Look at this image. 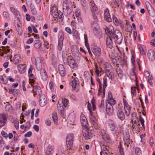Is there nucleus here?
I'll return each instance as SVG.
<instances>
[{
  "label": "nucleus",
  "instance_id": "nucleus-1",
  "mask_svg": "<svg viewBox=\"0 0 155 155\" xmlns=\"http://www.w3.org/2000/svg\"><path fill=\"white\" fill-rule=\"evenodd\" d=\"M63 12L64 15L68 16L73 11V4L71 0H63Z\"/></svg>",
  "mask_w": 155,
  "mask_h": 155
},
{
  "label": "nucleus",
  "instance_id": "nucleus-2",
  "mask_svg": "<svg viewBox=\"0 0 155 155\" xmlns=\"http://www.w3.org/2000/svg\"><path fill=\"white\" fill-rule=\"evenodd\" d=\"M110 37L114 39L115 41L119 45L122 42L123 36L121 33L118 30H115L112 31Z\"/></svg>",
  "mask_w": 155,
  "mask_h": 155
},
{
  "label": "nucleus",
  "instance_id": "nucleus-3",
  "mask_svg": "<svg viewBox=\"0 0 155 155\" xmlns=\"http://www.w3.org/2000/svg\"><path fill=\"white\" fill-rule=\"evenodd\" d=\"M110 37L114 39L115 41L119 45L122 42L123 36L121 33L118 30H115L112 31Z\"/></svg>",
  "mask_w": 155,
  "mask_h": 155
},
{
  "label": "nucleus",
  "instance_id": "nucleus-4",
  "mask_svg": "<svg viewBox=\"0 0 155 155\" xmlns=\"http://www.w3.org/2000/svg\"><path fill=\"white\" fill-rule=\"evenodd\" d=\"M110 37L114 39L115 41L119 45L122 42L123 36L121 33L118 30H115L112 31Z\"/></svg>",
  "mask_w": 155,
  "mask_h": 155
},
{
  "label": "nucleus",
  "instance_id": "nucleus-5",
  "mask_svg": "<svg viewBox=\"0 0 155 155\" xmlns=\"http://www.w3.org/2000/svg\"><path fill=\"white\" fill-rule=\"evenodd\" d=\"M51 13L54 18L61 19L63 18V13L61 12H59L58 8L56 6H53L51 8Z\"/></svg>",
  "mask_w": 155,
  "mask_h": 155
},
{
  "label": "nucleus",
  "instance_id": "nucleus-6",
  "mask_svg": "<svg viewBox=\"0 0 155 155\" xmlns=\"http://www.w3.org/2000/svg\"><path fill=\"white\" fill-rule=\"evenodd\" d=\"M101 135L102 138L106 143H110L111 139L110 135L107 133V131L104 129L101 130Z\"/></svg>",
  "mask_w": 155,
  "mask_h": 155
},
{
  "label": "nucleus",
  "instance_id": "nucleus-7",
  "mask_svg": "<svg viewBox=\"0 0 155 155\" xmlns=\"http://www.w3.org/2000/svg\"><path fill=\"white\" fill-rule=\"evenodd\" d=\"M107 124L111 131L116 132L118 129L116 123L114 121L111 119H109L108 120Z\"/></svg>",
  "mask_w": 155,
  "mask_h": 155
},
{
  "label": "nucleus",
  "instance_id": "nucleus-8",
  "mask_svg": "<svg viewBox=\"0 0 155 155\" xmlns=\"http://www.w3.org/2000/svg\"><path fill=\"white\" fill-rule=\"evenodd\" d=\"M62 103H60V101H59L58 102V109L59 113L60 115L63 118H65L66 114L65 111L64 110V108L65 107L62 105Z\"/></svg>",
  "mask_w": 155,
  "mask_h": 155
},
{
  "label": "nucleus",
  "instance_id": "nucleus-9",
  "mask_svg": "<svg viewBox=\"0 0 155 155\" xmlns=\"http://www.w3.org/2000/svg\"><path fill=\"white\" fill-rule=\"evenodd\" d=\"M130 136L128 131H125L123 133V140L124 144L128 148L130 144Z\"/></svg>",
  "mask_w": 155,
  "mask_h": 155
},
{
  "label": "nucleus",
  "instance_id": "nucleus-10",
  "mask_svg": "<svg viewBox=\"0 0 155 155\" xmlns=\"http://www.w3.org/2000/svg\"><path fill=\"white\" fill-rule=\"evenodd\" d=\"M44 60L42 58H40L39 57H37L35 58V65L37 70L39 71L40 70L42 69V64L43 63Z\"/></svg>",
  "mask_w": 155,
  "mask_h": 155
},
{
  "label": "nucleus",
  "instance_id": "nucleus-11",
  "mask_svg": "<svg viewBox=\"0 0 155 155\" xmlns=\"http://www.w3.org/2000/svg\"><path fill=\"white\" fill-rule=\"evenodd\" d=\"M44 60L42 58H40L39 57H37L35 58V65L37 70L39 71L40 70L42 69V64L43 63Z\"/></svg>",
  "mask_w": 155,
  "mask_h": 155
},
{
  "label": "nucleus",
  "instance_id": "nucleus-12",
  "mask_svg": "<svg viewBox=\"0 0 155 155\" xmlns=\"http://www.w3.org/2000/svg\"><path fill=\"white\" fill-rule=\"evenodd\" d=\"M68 61L69 65L71 68L75 69L77 68V64L72 57H69L68 59Z\"/></svg>",
  "mask_w": 155,
  "mask_h": 155
},
{
  "label": "nucleus",
  "instance_id": "nucleus-13",
  "mask_svg": "<svg viewBox=\"0 0 155 155\" xmlns=\"http://www.w3.org/2000/svg\"><path fill=\"white\" fill-rule=\"evenodd\" d=\"M81 122L82 126L84 127L85 129H88L89 124L86 118L83 115L81 116Z\"/></svg>",
  "mask_w": 155,
  "mask_h": 155
},
{
  "label": "nucleus",
  "instance_id": "nucleus-14",
  "mask_svg": "<svg viewBox=\"0 0 155 155\" xmlns=\"http://www.w3.org/2000/svg\"><path fill=\"white\" fill-rule=\"evenodd\" d=\"M123 101L124 105V108L126 115L128 116L130 112V107L128 104L127 102L125 99H123Z\"/></svg>",
  "mask_w": 155,
  "mask_h": 155
},
{
  "label": "nucleus",
  "instance_id": "nucleus-15",
  "mask_svg": "<svg viewBox=\"0 0 155 155\" xmlns=\"http://www.w3.org/2000/svg\"><path fill=\"white\" fill-rule=\"evenodd\" d=\"M106 111L109 115H111L114 112L113 107L112 105L109 103H106Z\"/></svg>",
  "mask_w": 155,
  "mask_h": 155
},
{
  "label": "nucleus",
  "instance_id": "nucleus-16",
  "mask_svg": "<svg viewBox=\"0 0 155 155\" xmlns=\"http://www.w3.org/2000/svg\"><path fill=\"white\" fill-rule=\"evenodd\" d=\"M92 51L95 55L99 56L101 53V49L100 48L97 46H94L92 48Z\"/></svg>",
  "mask_w": 155,
  "mask_h": 155
},
{
  "label": "nucleus",
  "instance_id": "nucleus-17",
  "mask_svg": "<svg viewBox=\"0 0 155 155\" xmlns=\"http://www.w3.org/2000/svg\"><path fill=\"white\" fill-rule=\"evenodd\" d=\"M147 56L149 59L151 61H153L155 59V53L152 49H149L147 52Z\"/></svg>",
  "mask_w": 155,
  "mask_h": 155
},
{
  "label": "nucleus",
  "instance_id": "nucleus-18",
  "mask_svg": "<svg viewBox=\"0 0 155 155\" xmlns=\"http://www.w3.org/2000/svg\"><path fill=\"white\" fill-rule=\"evenodd\" d=\"M118 117L121 120L123 121L125 119V115L122 110L120 108H118L117 111Z\"/></svg>",
  "mask_w": 155,
  "mask_h": 155
},
{
  "label": "nucleus",
  "instance_id": "nucleus-19",
  "mask_svg": "<svg viewBox=\"0 0 155 155\" xmlns=\"http://www.w3.org/2000/svg\"><path fill=\"white\" fill-rule=\"evenodd\" d=\"M109 10L107 8L104 11V16L105 20L108 22H110L112 21L109 12Z\"/></svg>",
  "mask_w": 155,
  "mask_h": 155
},
{
  "label": "nucleus",
  "instance_id": "nucleus-20",
  "mask_svg": "<svg viewBox=\"0 0 155 155\" xmlns=\"http://www.w3.org/2000/svg\"><path fill=\"white\" fill-rule=\"evenodd\" d=\"M39 103L40 106L41 107L45 106L47 103V100L46 97L42 95L40 97Z\"/></svg>",
  "mask_w": 155,
  "mask_h": 155
},
{
  "label": "nucleus",
  "instance_id": "nucleus-21",
  "mask_svg": "<svg viewBox=\"0 0 155 155\" xmlns=\"http://www.w3.org/2000/svg\"><path fill=\"white\" fill-rule=\"evenodd\" d=\"M9 9L11 12L17 18H19L21 17L20 13L17 9L12 7L10 8Z\"/></svg>",
  "mask_w": 155,
  "mask_h": 155
},
{
  "label": "nucleus",
  "instance_id": "nucleus-22",
  "mask_svg": "<svg viewBox=\"0 0 155 155\" xmlns=\"http://www.w3.org/2000/svg\"><path fill=\"white\" fill-rule=\"evenodd\" d=\"M40 76L43 81H46L47 80L48 77L47 73L45 69H42L40 70Z\"/></svg>",
  "mask_w": 155,
  "mask_h": 155
},
{
  "label": "nucleus",
  "instance_id": "nucleus-23",
  "mask_svg": "<svg viewBox=\"0 0 155 155\" xmlns=\"http://www.w3.org/2000/svg\"><path fill=\"white\" fill-rule=\"evenodd\" d=\"M79 84V82L78 78L77 77L74 78L72 80L71 84L73 89H75L77 86H78Z\"/></svg>",
  "mask_w": 155,
  "mask_h": 155
},
{
  "label": "nucleus",
  "instance_id": "nucleus-24",
  "mask_svg": "<svg viewBox=\"0 0 155 155\" xmlns=\"http://www.w3.org/2000/svg\"><path fill=\"white\" fill-rule=\"evenodd\" d=\"M106 76L108 77L109 79L111 81L114 80V74L113 72V69L105 71Z\"/></svg>",
  "mask_w": 155,
  "mask_h": 155
},
{
  "label": "nucleus",
  "instance_id": "nucleus-25",
  "mask_svg": "<svg viewBox=\"0 0 155 155\" xmlns=\"http://www.w3.org/2000/svg\"><path fill=\"white\" fill-rule=\"evenodd\" d=\"M87 106L88 110L90 111V122H92L93 120H97L96 117L95 116H94L92 114V111L91 108V104L88 103V104Z\"/></svg>",
  "mask_w": 155,
  "mask_h": 155
},
{
  "label": "nucleus",
  "instance_id": "nucleus-26",
  "mask_svg": "<svg viewBox=\"0 0 155 155\" xmlns=\"http://www.w3.org/2000/svg\"><path fill=\"white\" fill-rule=\"evenodd\" d=\"M7 118L5 114H0V127L4 126L5 123Z\"/></svg>",
  "mask_w": 155,
  "mask_h": 155
},
{
  "label": "nucleus",
  "instance_id": "nucleus-27",
  "mask_svg": "<svg viewBox=\"0 0 155 155\" xmlns=\"http://www.w3.org/2000/svg\"><path fill=\"white\" fill-rule=\"evenodd\" d=\"M4 52L5 54H7L6 56H5L4 58V59L7 61L9 59H11L12 57L11 55V52H10V50L9 49L5 50L4 51Z\"/></svg>",
  "mask_w": 155,
  "mask_h": 155
},
{
  "label": "nucleus",
  "instance_id": "nucleus-28",
  "mask_svg": "<svg viewBox=\"0 0 155 155\" xmlns=\"http://www.w3.org/2000/svg\"><path fill=\"white\" fill-rule=\"evenodd\" d=\"M104 65L105 71L113 69L112 65L108 62H105Z\"/></svg>",
  "mask_w": 155,
  "mask_h": 155
},
{
  "label": "nucleus",
  "instance_id": "nucleus-29",
  "mask_svg": "<svg viewBox=\"0 0 155 155\" xmlns=\"http://www.w3.org/2000/svg\"><path fill=\"white\" fill-rule=\"evenodd\" d=\"M84 39L85 40V45L86 46V47L87 48V49L88 51V52L91 55L92 54V53L91 52L90 50V49L89 47V45L88 42V39H87V35H86L84 34Z\"/></svg>",
  "mask_w": 155,
  "mask_h": 155
},
{
  "label": "nucleus",
  "instance_id": "nucleus-30",
  "mask_svg": "<svg viewBox=\"0 0 155 155\" xmlns=\"http://www.w3.org/2000/svg\"><path fill=\"white\" fill-rule=\"evenodd\" d=\"M84 39L85 40V45L86 46V47L87 48V49L88 51V52L91 55L92 54V53L91 52L90 50V49L89 47V45L88 42V39H87V35H86L84 34Z\"/></svg>",
  "mask_w": 155,
  "mask_h": 155
},
{
  "label": "nucleus",
  "instance_id": "nucleus-31",
  "mask_svg": "<svg viewBox=\"0 0 155 155\" xmlns=\"http://www.w3.org/2000/svg\"><path fill=\"white\" fill-rule=\"evenodd\" d=\"M74 140H66V144L67 146V149L70 150L72 149Z\"/></svg>",
  "mask_w": 155,
  "mask_h": 155
},
{
  "label": "nucleus",
  "instance_id": "nucleus-32",
  "mask_svg": "<svg viewBox=\"0 0 155 155\" xmlns=\"http://www.w3.org/2000/svg\"><path fill=\"white\" fill-rule=\"evenodd\" d=\"M111 38L109 37V38H107L106 41V45L108 48H111L113 47V42L111 40Z\"/></svg>",
  "mask_w": 155,
  "mask_h": 155
},
{
  "label": "nucleus",
  "instance_id": "nucleus-33",
  "mask_svg": "<svg viewBox=\"0 0 155 155\" xmlns=\"http://www.w3.org/2000/svg\"><path fill=\"white\" fill-rule=\"evenodd\" d=\"M8 90L9 93L12 94L15 96L17 95L19 92L18 89L15 88H9L8 89Z\"/></svg>",
  "mask_w": 155,
  "mask_h": 155
},
{
  "label": "nucleus",
  "instance_id": "nucleus-34",
  "mask_svg": "<svg viewBox=\"0 0 155 155\" xmlns=\"http://www.w3.org/2000/svg\"><path fill=\"white\" fill-rule=\"evenodd\" d=\"M41 42L39 40H36L34 41V45L36 49H39L41 45Z\"/></svg>",
  "mask_w": 155,
  "mask_h": 155
},
{
  "label": "nucleus",
  "instance_id": "nucleus-35",
  "mask_svg": "<svg viewBox=\"0 0 155 155\" xmlns=\"http://www.w3.org/2000/svg\"><path fill=\"white\" fill-rule=\"evenodd\" d=\"M18 70L20 73H24L26 70V66L25 64H19L18 67Z\"/></svg>",
  "mask_w": 155,
  "mask_h": 155
},
{
  "label": "nucleus",
  "instance_id": "nucleus-36",
  "mask_svg": "<svg viewBox=\"0 0 155 155\" xmlns=\"http://www.w3.org/2000/svg\"><path fill=\"white\" fill-rule=\"evenodd\" d=\"M96 15H97V13L96 14L94 12L92 13V18H93L94 20L91 23L93 26L94 25L96 24L97 22V21L98 19Z\"/></svg>",
  "mask_w": 155,
  "mask_h": 155
},
{
  "label": "nucleus",
  "instance_id": "nucleus-37",
  "mask_svg": "<svg viewBox=\"0 0 155 155\" xmlns=\"http://www.w3.org/2000/svg\"><path fill=\"white\" fill-rule=\"evenodd\" d=\"M52 118L54 124H58V117L56 112H54L52 113Z\"/></svg>",
  "mask_w": 155,
  "mask_h": 155
},
{
  "label": "nucleus",
  "instance_id": "nucleus-38",
  "mask_svg": "<svg viewBox=\"0 0 155 155\" xmlns=\"http://www.w3.org/2000/svg\"><path fill=\"white\" fill-rule=\"evenodd\" d=\"M94 35L98 37L99 38H102V33L100 30L96 29L94 31Z\"/></svg>",
  "mask_w": 155,
  "mask_h": 155
},
{
  "label": "nucleus",
  "instance_id": "nucleus-39",
  "mask_svg": "<svg viewBox=\"0 0 155 155\" xmlns=\"http://www.w3.org/2000/svg\"><path fill=\"white\" fill-rule=\"evenodd\" d=\"M75 115L73 113H71L68 116V119L70 121L73 123L75 120Z\"/></svg>",
  "mask_w": 155,
  "mask_h": 155
},
{
  "label": "nucleus",
  "instance_id": "nucleus-40",
  "mask_svg": "<svg viewBox=\"0 0 155 155\" xmlns=\"http://www.w3.org/2000/svg\"><path fill=\"white\" fill-rule=\"evenodd\" d=\"M54 150L53 147L51 145H49L46 152V154L52 155Z\"/></svg>",
  "mask_w": 155,
  "mask_h": 155
},
{
  "label": "nucleus",
  "instance_id": "nucleus-41",
  "mask_svg": "<svg viewBox=\"0 0 155 155\" xmlns=\"http://www.w3.org/2000/svg\"><path fill=\"white\" fill-rule=\"evenodd\" d=\"M87 129H86V131L84 132L83 133V136L84 139L85 140H88L90 139V134L89 132L87 131Z\"/></svg>",
  "mask_w": 155,
  "mask_h": 155
},
{
  "label": "nucleus",
  "instance_id": "nucleus-42",
  "mask_svg": "<svg viewBox=\"0 0 155 155\" xmlns=\"http://www.w3.org/2000/svg\"><path fill=\"white\" fill-rule=\"evenodd\" d=\"M104 101H101L100 104L99 105V108L101 112H103L104 111L105 108Z\"/></svg>",
  "mask_w": 155,
  "mask_h": 155
},
{
  "label": "nucleus",
  "instance_id": "nucleus-43",
  "mask_svg": "<svg viewBox=\"0 0 155 155\" xmlns=\"http://www.w3.org/2000/svg\"><path fill=\"white\" fill-rule=\"evenodd\" d=\"M133 124L132 125V130H137V120H134V121H132Z\"/></svg>",
  "mask_w": 155,
  "mask_h": 155
},
{
  "label": "nucleus",
  "instance_id": "nucleus-44",
  "mask_svg": "<svg viewBox=\"0 0 155 155\" xmlns=\"http://www.w3.org/2000/svg\"><path fill=\"white\" fill-rule=\"evenodd\" d=\"M68 100L64 98L62 99V101H60V103H62V105L65 107L67 106L68 104Z\"/></svg>",
  "mask_w": 155,
  "mask_h": 155
},
{
  "label": "nucleus",
  "instance_id": "nucleus-45",
  "mask_svg": "<svg viewBox=\"0 0 155 155\" xmlns=\"http://www.w3.org/2000/svg\"><path fill=\"white\" fill-rule=\"evenodd\" d=\"M50 89L51 92H53L54 91V86L53 82L52 81H50L49 83Z\"/></svg>",
  "mask_w": 155,
  "mask_h": 155
},
{
  "label": "nucleus",
  "instance_id": "nucleus-46",
  "mask_svg": "<svg viewBox=\"0 0 155 155\" xmlns=\"http://www.w3.org/2000/svg\"><path fill=\"white\" fill-rule=\"evenodd\" d=\"M58 42H63L64 39V35L63 33L61 32L59 34Z\"/></svg>",
  "mask_w": 155,
  "mask_h": 155
},
{
  "label": "nucleus",
  "instance_id": "nucleus-47",
  "mask_svg": "<svg viewBox=\"0 0 155 155\" xmlns=\"http://www.w3.org/2000/svg\"><path fill=\"white\" fill-rule=\"evenodd\" d=\"M91 124L92 125L95 129L97 130L98 128V121L97 120H93L92 122H91Z\"/></svg>",
  "mask_w": 155,
  "mask_h": 155
},
{
  "label": "nucleus",
  "instance_id": "nucleus-48",
  "mask_svg": "<svg viewBox=\"0 0 155 155\" xmlns=\"http://www.w3.org/2000/svg\"><path fill=\"white\" fill-rule=\"evenodd\" d=\"M116 71L119 77L120 75L121 76L122 75V71L120 69L119 66H118L116 69Z\"/></svg>",
  "mask_w": 155,
  "mask_h": 155
},
{
  "label": "nucleus",
  "instance_id": "nucleus-49",
  "mask_svg": "<svg viewBox=\"0 0 155 155\" xmlns=\"http://www.w3.org/2000/svg\"><path fill=\"white\" fill-rule=\"evenodd\" d=\"M73 35L76 38H79V36L78 31L75 29H73L72 31Z\"/></svg>",
  "mask_w": 155,
  "mask_h": 155
},
{
  "label": "nucleus",
  "instance_id": "nucleus-50",
  "mask_svg": "<svg viewBox=\"0 0 155 155\" xmlns=\"http://www.w3.org/2000/svg\"><path fill=\"white\" fill-rule=\"evenodd\" d=\"M113 21L114 23L117 26H119L120 25V23L118 21L117 18L115 16H113Z\"/></svg>",
  "mask_w": 155,
  "mask_h": 155
},
{
  "label": "nucleus",
  "instance_id": "nucleus-51",
  "mask_svg": "<svg viewBox=\"0 0 155 155\" xmlns=\"http://www.w3.org/2000/svg\"><path fill=\"white\" fill-rule=\"evenodd\" d=\"M131 122L132 121H134V120H135L137 119V114L136 113L134 112L132 113L131 114Z\"/></svg>",
  "mask_w": 155,
  "mask_h": 155
},
{
  "label": "nucleus",
  "instance_id": "nucleus-52",
  "mask_svg": "<svg viewBox=\"0 0 155 155\" xmlns=\"http://www.w3.org/2000/svg\"><path fill=\"white\" fill-rule=\"evenodd\" d=\"M116 103V101L113 98V97H111L109 98V101L107 103H109L113 106Z\"/></svg>",
  "mask_w": 155,
  "mask_h": 155
},
{
  "label": "nucleus",
  "instance_id": "nucleus-53",
  "mask_svg": "<svg viewBox=\"0 0 155 155\" xmlns=\"http://www.w3.org/2000/svg\"><path fill=\"white\" fill-rule=\"evenodd\" d=\"M103 88H105L107 86V79L106 78L104 77L103 78Z\"/></svg>",
  "mask_w": 155,
  "mask_h": 155
},
{
  "label": "nucleus",
  "instance_id": "nucleus-54",
  "mask_svg": "<svg viewBox=\"0 0 155 155\" xmlns=\"http://www.w3.org/2000/svg\"><path fill=\"white\" fill-rule=\"evenodd\" d=\"M74 140V135L72 134H68L67 135L66 140Z\"/></svg>",
  "mask_w": 155,
  "mask_h": 155
},
{
  "label": "nucleus",
  "instance_id": "nucleus-55",
  "mask_svg": "<svg viewBox=\"0 0 155 155\" xmlns=\"http://www.w3.org/2000/svg\"><path fill=\"white\" fill-rule=\"evenodd\" d=\"M135 150L136 155H140V154L141 153V150L139 147H135Z\"/></svg>",
  "mask_w": 155,
  "mask_h": 155
},
{
  "label": "nucleus",
  "instance_id": "nucleus-56",
  "mask_svg": "<svg viewBox=\"0 0 155 155\" xmlns=\"http://www.w3.org/2000/svg\"><path fill=\"white\" fill-rule=\"evenodd\" d=\"M139 49L140 50V54L141 55H145L146 51H144L141 46H140V47Z\"/></svg>",
  "mask_w": 155,
  "mask_h": 155
},
{
  "label": "nucleus",
  "instance_id": "nucleus-57",
  "mask_svg": "<svg viewBox=\"0 0 155 155\" xmlns=\"http://www.w3.org/2000/svg\"><path fill=\"white\" fill-rule=\"evenodd\" d=\"M63 42H58V49L59 51L61 50L63 47Z\"/></svg>",
  "mask_w": 155,
  "mask_h": 155
},
{
  "label": "nucleus",
  "instance_id": "nucleus-58",
  "mask_svg": "<svg viewBox=\"0 0 155 155\" xmlns=\"http://www.w3.org/2000/svg\"><path fill=\"white\" fill-rule=\"evenodd\" d=\"M65 69L64 65L62 64H60L58 66V71L59 72H61L63 71H64Z\"/></svg>",
  "mask_w": 155,
  "mask_h": 155
},
{
  "label": "nucleus",
  "instance_id": "nucleus-59",
  "mask_svg": "<svg viewBox=\"0 0 155 155\" xmlns=\"http://www.w3.org/2000/svg\"><path fill=\"white\" fill-rule=\"evenodd\" d=\"M35 93H36V95H41V87H39V89H38L35 91Z\"/></svg>",
  "mask_w": 155,
  "mask_h": 155
},
{
  "label": "nucleus",
  "instance_id": "nucleus-60",
  "mask_svg": "<svg viewBox=\"0 0 155 155\" xmlns=\"http://www.w3.org/2000/svg\"><path fill=\"white\" fill-rule=\"evenodd\" d=\"M0 82L3 84H6L7 81H5L4 78L2 76H1L0 77Z\"/></svg>",
  "mask_w": 155,
  "mask_h": 155
},
{
  "label": "nucleus",
  "instance_id": "nucleus-61",
  "mask_svg": "<svg viewBox=\"0 0 155 155\" xmlns=\"http://www.w3.org/2000/svg\"><path fill=\"white\" fill-rule=\"evenodd\" d=\"M15 126L16 129H18L19 128V121L17 120L14 121V122Z\"/></svg>",
  "mask_w": 155,
  "mask_h": 155
},
{
  "label": "nucleus",
  "instance_id": "nucleus-62",
  "mask_svg": "<svg viewBox=\"0 0 155 155\" xmlns=\"http://www.w3.org/2000/svg\"><path fill=\"white\" fill-rule=\"evenodd\" d=\"M75 15L76 17H78L81 15L80 11L79 10H77L75 11Z\"/></svg>",
  "mask_w": 155,
  "mask_h": 155
},
{
  "label": "nucleus",
  "instance_id": "nucleus-63",
  "mask_svg": "<svg viewBox=\"0 0 155 155\" xmlns=\"http://www.w3.org/2000/svg\"><path fill=\"white\" fill-rule=\"evenodd\" d=\"M44 47L46 49H48L49 47V43L47 41H44V44H43Z\"/></svg>",
  "mask_w": 155,
  "mask_h": 155
},
{
  "label": "nucleus",
  "instance_id": "nucleus-64",
  "mask_svg": "<svg viewBox=\"0 0 155 155\" xmlns=\"http://www.w3.org/2000/svg\"><path fill=\"white\" fill-rule=\"evenodd\" d=\"M66 31L69 34H71L72 31L71 28L68 27H66L65 28Z\"/></svg>",
  "mask_w": 155,
  "mask_h": 155
}]
</instances>
